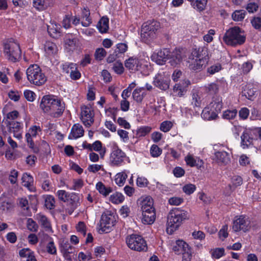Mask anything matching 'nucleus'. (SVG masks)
<instances>
[{
  "label": "nucleus",
  "instance_id": "bf43d9fd",
  "mask_svg": "<svg viewBox=\"0 0 261 261\" xmlns=\"http://www.w3.org/2000/svg\"><path fill=\"white\" fill-rule=\"evenodd\" d=\"M196 187L195 185L189 184L185 185L182 187L183 191L187 195H190L194 192Z\"/></svg>",
  "mask_w": 261,
  "mask_h": 261
},
{
  "label": "nucleus",
  "instance_id": "a878e982",
  "mask_svg": "<svg viewBox=\"0 0 261 261\" xmlns=\"http://www.w3.org/2000/svg\"><path fill=\"white\" fill-rule=\"evenodd\" d=\"M250 132L245 130L241 136V146L243 149L249 147L253 143V139L250 135Z\"/></svg>",
  "mask_w": 261,
  "mask_h": 261
},
{
  "label": "nucleus",
  "instance_id": "6e6d98bb",
  "mask_svg": "<svg viewBox=\"0 0 261 261\" xmlns=\"http://www.w3.org/2000/svg\"><path fill=\"white\" fill-rule=\"evenodd\" d=\"M222 69V67L220 64L217 63L207 68V72L210 74L213 75L217 72H218Z\"/></svg>",
  "mask_w": 261,
  "mask_h": 261
},
{
  "label": "nucleus",
  "instance_id": "37998d69",
  "mask_svg": "<svg viewBox=\"0 0 261 261\" xmlns=\"http://www.w3.org/2000/svg\"><path fill=\"white\" fill-rule=\"evenodd\" d=\"M124 199V196L121 193L119 192L113 193L109 198L110 201L114 204L122 203Z\"/></svg>",
  "mask_w": 261,
  "mask_h": 261
},
{
  "label": "nucleus",
  "instance_id": "5701e85b",
  "mask_svg": "<svg viewBox=\"0 0 261 261\" xmlns=\"http://www.w3.org/2000/svg\"><path fill=\"white\" fill-rule=\"evenodd\" d=\"M84 130L83 126L79 124H74L68 136L69 139H76L84 136Z\"/></svg>",
  "mask_w": 261,
  "mask_h": 261
},
{
  "label": "nucleus",
  "instance_id": "864d4df0",
  "mask_svg": "<svg viewBox=\"0 0 261 261\" xmlns=\"http://www.w3.org/2000/svg\"><path fill=\"white\" fill-rule=\"evenodd\" d=\"M76 64L73 63H65L62 65V69L66 73H69L72 70L76 69Z\"/></svg>",
  "mask_w": 261,
  "mask_h": 261
},
{
  "label": "nucleus",
  "instance_id": "f3484780",
  "mask_svg": "<svg viewBox=\"0 0 261 261\" xmlns=\"http://www.w3.org/2000/svg\"><path fill=\"white\" fill-rule=\"evenodd\" d=\"M173 251L176 254H187L188 257L191 256V248L189 245L182 240H177L172 248Z\"/></svg>",
  "mask_w": 261,
  "mask_h": 261
},
{
  "label": "nucleus",
  "instance_id": "ea45409f",
  "mask_svg": "<svg viewBox=\"0 0 261 261\" xmlns=\"http://www.w3.org/2000/svg\"><path fill=\"white\" fill-rule=\"evenodd\" d=\"M223 107L222 99L217 98L213 100L210 104V107L212 110L217 113V115L220 112Z\"/></svg>",
  "mask_w": 261,
  "mask_h": 261
},
{
  "label": "nucleus",
  "instance_id": "412c9836",
  "mask_svg": "<svg viewBox=\"0 0 261 261\" xmlns=\"http://www.w3.org/2000/svg\"><path fill=\"white\" fill-rule=\"evenodd\" d=\"M124 65L127 69L134 72L140 70L142 64L138 59L130 57L125 60Z\"/></svg>",
  "mask_w": 261,
  "mask_h": 261
},
{
  "label": "nucleus",
  "instance_id": "cd10ccee",
  "mask_svg": "<svg viewBox=\"0 0 261 261\" xmlns=\"http://www.w3.org/2000/svg\"><path fill=\"white\" fill-rule=\"evenodd\" d=\"M21 180L23 186L27 187L30 191H34V179L30 174L27 173H23L21 177Z\"/></svg>",
  "mask_w": 261,
  "mask_h": 261
},
{
  "label": "nucleus",
  "instance_id": "79ce46f5",
  "mask_svg": "<svg viewBox=\"0 0 261 261\" xmlns=\"http://www.w3.org/2000/svg\"><path fill=\"white\" fill-rule=\"evenodd\" d=\"M186 164L190 167H194L202 164V161L199 158L195 159L190 154H188L185 158Z\"/></svg>",
  "mask_w": 261,
  "mask_h": 261
},
{
  "label": "nucleus",
  "instance_id": "0eeeda50",
  "mask_svg": "<svg viewBox=\"0 0 261 261\" xmlns=\"http://www.w3.org/2000/svg\"><path fill=\"white\" fill-rule=\"evenodd\" d=\"M56 196L60 200L68 203L69 207L68 208V213L70 215L79 205V197L75 193H70L65 190H60L56 192Z\"/></svg>",
  "mask_w": 261,
  "mask_h": 261
},
{
  "label": "nucleus",
  "instance_id": "20e7f679",
  "mask_svg": "<svg viewBox=\"0 0 261 261\" xmlns=\"http://www.w3.org/2000/svg\"><path fill=\"white\" fill-rule=\"evenodd\" d=\"M187 217L186 211L174 208L170 211L168 216L167 231L172 234L181 225L182 221Z\"/></svg>",
  "mask_w": 261,
  "mask_h": 261
},
{
  "label": "nucleus",
  "instance_id": "49530a36",
  "mask_svg": "<svg viewBox=\"0 0 261 261\" xmlns=\"http://www.w3.org/2000/svg\"><path fill=\"white\" fill-rule=\"evenodd\" d=\"M259 0H250L246 6V9L249 13L256 12L259 6Z\"/></svg>",
  "mask_w": 261,
  "mask_h": 261
},
{
  "label": "nucleus",
  "instance_id": "7ed1b4c3",
  "mask_svg": "<svg viewBox=\"0 0 261 261\" xmlns=\"http://www.w3.org/2000/svg\"><path fill=\"white\" fill-rule=\"evenodd\" d=\"M2 53L6 59L12 62H16L21 58L19 44L13 39L6 40L2 42Z\"/></svg>",
  "mask_w": 261,
  "mask_h": 261
},
{
  "label": "nucleus",
  "instance_id": "f03ea898",
  "mask_svg": "<svg viewBox=\"0 0 261 261\" xmlns=\"http://www.w3.org/2000/svg\"><path fill=\"white\" fill-rule=\"evenodd\" d=\"M207 49L205 47L193 49L189 57V67L193 70L202 68L208 60Z\"/></svg>",
  "mask_w": 261,
  "mask_h": 261
},
{
  "label": "nucleus",
  "instance_id": "a18cd8bd",
  "mask_svg": "<svg viewBox=\"0 0 261 261\" xmlns=\"http://www.w3.org/2000/svg\"><path fill=\"white\" fill-rule=\"evenodd\" d=\"M246 12L244 10H236L231 15L232 19L236 21H242L245 18Z\"/></svg>",
  "mask_w": 261,
  "mask_h": 261
},
{
  "label": "nucleus",
  "instance_id": "c85d7f7f",
  "mask_svg": "<svg viewBox=\"0 0 261 261\" xmlns=\"http://www.w3.org/2000/svg\"><path fill=\"white\" fill-rule=\"evenodd\" d=\"M146 93L145 92V88L139 87L134 90L133 92V98L137 102H142L144 97L146 96Z\"/></svg>",
  "mask_w": 261,
  "mask_h": 261
},
{
  "label": "nucleus",
  "instance_id": "774afa93",
  "mask_svg": "<svg viewBox=\"0 0 261 261\" xmlns=\"http://www.w3.org/2000/svg\"><path fill=\"white\" fill-rule=\"evenodd\" d=\"M215 34V31L213 29L210 30L203 37V40L207 43H210L213 40V36Z\"/></svg>",
  "mask_w": 261,
  "mask_h": 261
},
{
  "label": "nucleus",
  "instance_id": "39448f33",
  "mask_svg": "<svg viewBox=\"0 0 261 261\" xmlns=\"http://www.w3.org/2000/svg\"><path fill=\"white\" fill-rule=\"evenodd\" d=\"M223 39L226 44L235 46L242 45L245 42L246 35L240 28L234 27L226 32Z\"/></svg>",
  "mask_w": 261,
  "mask_h": 261
},
{
  "label": "nucleus",
  "instance_id": "9d476101",
  "mask_svg": "<svg viewBox=\"0 0 261 261\" xmlns=\"http://www.w3.org/2000/svg\"><path fill=\"white\" fill-rule=\"evenodd\" d=\"M252 227L251 220L244 215L236 217L232 224V229L234 232H247Z\"/></svg>",
  "mask_w": 261,
  "mask_h": 261
},
{
  "label": "nucleus",
  "instance_id": "423d86ee",
  "mask_svg": "<svg viewBox=\"0 0 261 261\" xmlns=\"http://www.w3.org/2000/svg\"><path fill=\"white\" fill-rule=\"evenodd\" d=\"M28 81L35 86H41L47 81V77L41 68L37 64H32L26 70Z\"/></svg>",
  "mask_w": 261,
  "mask_h": 261
},
{
  "label": "nucleus",
  "instance_id": "c756f323",
  "mask_svg": "<svg viewBox=\"0 0 261 261\" xmlns=\"http://www.w3.org/2000/svg\"><path fill=\"white\" fill-rule=\"evenodd\" d=\"M256 93V88L251 84L246 85L243 91V95L249 100L253 99Z\"/></svg>",
  "mask_w": 261,
  "mask_h": 261
},
{
  "label": "nucleus",
  "instance_id": "09e8293b",
  "mask_svg": "<svg viewBox=\"0 0 261 261\" xmlns=\"http://www.w3.org/2000/svg\"><path fill=\"white\" fill-rule=\"evenodd\" d=\"M237 114L236 109L227 110L224 111L222 117L227 120L232 119L235 118Z\"/></svg>",
  "mask_w": 261,
  "mask_h": 261
},
{
  "label": "nucleus",
  "instance_id": "72a5a7b5",
  "mask_svg": "<svg viewBox=\"0 0 261 261\" xmlns=\"http://www.w3.org/2000/svg\"><path fill=\"white\" fill-rule=\"evenodd\" d=\"M45 54L48 57L53 56L57 52L56 45L51 42H47L44 45Z\"/></svg>",
  "mask_w": 261,
  "mask_h": 261
},
{
  "label": "nucleus",
  "instance_id": "13d9d810",
  "mask_svg": "<svg viewBox=\"0 0 261 261\" xmlns=\"http://www.w3.org/2000/svg\"><path fill=\"white\" fill-rule=\"evenodd\" d=\"M107 52L103 48H97L95 53V58L97 60H102L106 56Z\"/></svg>",
  "mask_w": 261,
  "mask_h": 261
},
{
  "label": "nucleus",
  "instance_id": "e433bc0d",
  "mask_svg": "<svg viewBox=\"0 0 261 261\" xmlns=\"http://www.w3.org/2000/svg\"><path fill=\"white\" fill-rule=\"evenodd\" d=\"M96 189L100 194L103 196H107L112 192V189L110 187H107L101 182H98L96 185Z\"/></svg>",
  "mask_w": 261,
  "mask_h": 261
},
{
  "label": "nucleus",
  "instance_id": "a19ab883",
  "mask_svg": "<svg viewBox=\"0 0 261 261\" xmlns=\"http://www.w3.org/2000/svg\"><path fill=\"white\" fill-rule=\"evenodd\" d=\"M33 6L38 10H43L49 6V0H33Z\"/></svg>",
  "mask_w": 261,
  "mask_h": 261
},
{
  "label": "nucleus",
  "instance_id": "9b49d317",
  "mask_svg": "<svg viewBox=\"0 0 261 261\" xmlns=\"http://www.w3.org/2000/svg\"><path fill=\"white\" fill-rule=\"evenodd\" d=\"M116 219L114 215L110 212L103 214L100 221V229L101 231L108 233L114 226Z\"/></svg>",
  "mask_w": 261,
  "mask_h": 261
},
{
  "label": "nucleus",
  "instance_id": "3c124183",
  "mask_svg": "<svg viewBox=\"0 0 261 261\" xmlns=\"http://www.w3.org/2000/svg\"><path fill=\"white\" fill-rule=\"evenodd\" d=\"M45 205L46 207L50 210L54 208L55 207V199L51 195H48L45 201Z\"/></svg>",
  "mask_w": 261,
  "mask_h": 261
},
{
  "label": "nucleus",
  "instance_id": "4c0bfd02",
  "mask_svg": "<svg viewBox=\"0 0 261 261\" xmlns=\"http://www.w3.org/2000/svg\"><path fill=\"white\" fill-rule=\"evenodd\" d=\"M37 219L41 225L44 228L45 231L53 232L50 222L46 217L42 215H38Z\"/></svg>",
  "mask_w": 261,
  "mask_h": 261
},
{
  "label": "nucleus",
  "instance_id": "2eb2a0df",
  "mask_svg": "<svg viewBox=\"0 0 261 261\" xmlns=\"http://www.w3.org/2000/svg\"><path fill=\"white\" fill-rule=\"evenodd\" d=\"M227 86L226 81L223 80H218L215 82L205 85L204 87L205 91L211 94L217 93L219 91L222 92L225 91Z\"/></svg>",
  "mask_w": 261,
  "mask_h": 261
},
{
  "label": "nucleus",
  "instance_id": "de8ad7c7",
  "mask_svg": "<svg viewBox=\"0 0 261 261\" xmlns=\"http://www.w3.org/2000/svg\"><path fill=\"white\" fill-rule=\"evenodd\" d=\"M46 238L49 239V241L46 245V251L47 252L52 255H55L57 254V249L54 241L51 238H49L48 236L45 235Z\"/></svg>",
  "mask_w": 261,
  "mask_h": 261
},
{
  "label": "nucleus",
  "instance_id": "c9c22d12",
  "mask_svg": "<svg viewBox=\"0 0 261 261\" xmlns=\"http://www.w3.org/2000/svg\"><path fill=\"white\" fill-rule=\"evenodd\" d=\"M97 28L100 33H106L109 29V19L106 17H102L99 21Z\"/></svg>",
  "mask_w": 261,
  "mask_h": 261
},
{
  "label": "nucleus",
  "instance_id": "bb28decb",
  "mask_svg": "<svg viewBox=\"0 0 261 261\" xmlns=\"http://www.w3.org/2000/svg\"><path fill=\"white\" fill-rule=\"evenodd\" d=\"M60 25L56 22H51L49 25L47 26V31L53 38H57L60 36Z\"/></svg>",
  "mask_w": 261,
  "mask_h": 261
},
{
  "label": "nucleus",
  "instance_id": "1a4fd4ad",
  "mask_svg": "<svg viewBox=\"0 0 261 261\" xmlns=\"http://www.w3.org/2000/svg\"><path fill=\"white\" fill-rule=\"evenodd\" d=\"M127 246L137 251H145L147 250V246L145 240L140 236L133 234L126 238Z\"/></svg>",
  "mask_w": 261,
  "mask_h": 261
},
{
  "label": "nucleus",
  "instance_id": "680f3d73",
  "mask_svg": "<svg viewBox=\"0 0 261 261\" xmlns=\"http://www.w3.org/2000/svg\"><path fill=\"white\" fill-rule=\"evenodd\" d=\"M117 134L120 137L121 140L124 142L126 143L129 140L128 133L123 129H118L117 130Z\"/></svg>",
  "mask_w": 261,
  "mask_h": 261
},
{
  "label": "nucleus",
  "instance_id": "5fc2aeb1",
  "mask_svg": "<svg viewBox=\"0 0 261 261\" xmlns=\"http://www.w3.org/2000/svg\"><path fill=\"white\" fill-rule=\"evenodd\" d=\"M151 127L149 126H142L137 130V135L139 137L145 136L151 131Z\"/></svg>",
  "mask_w": 261,
  "mask_h": 261
},
{
  "label": "nucleus",
  "instance_id": "7c9ffc66",
  "mask_svg": "<svg viewBox=\"0 0 261 261\" xmlns=\"http://www.w3.org/2000/svg\"><path fill=\"white\" fill-rule=\"evenodd\" d=\"M217 117V113L212 110L210 107L205 108L201 113V117L205 120H214Z\"/></svg>",
  "mask_w": 261,
  "mask_h": 261
},
{
  "label": "nucleus",
  "instance_id": "473e14b6",
  "mask_svg": "<svg viewBox=\"0 0 261 261\" xmlns=\"http://www.w3.org/2000/svg\"><path fill=\"white\" fill-rule=\"evenodd\" d=\"M207 0H193L191 2V6L197 11L201 12L206 8Z\"/></svg>",
  "mask_w": 261,
  "mask_h": 261
},
{
  "label": "nucleus",
  "instance_id": "b1692460",
  "mask_svg": "<svg viewBox=\"0 0 261 261\" xmlns=\"http://www.w3.org/2000/svg\"><path fill=\"white\" fill-rule=\"evenodd\" d=\"M191 105L194 108H199L201 104V94L197 89H194L191 92Z\"/></svg>",
  "mask_w": 261,
  "mask_h": 261
},
{
  "label": "nucleus",
  "instance_id": "f704fd0d",
  "mask_svg": "<svg viewBox=\"0 0 261 261\" xmlns=\"http://www.w3.org/2000/svg\"><path fill=\"white\" fill-rule=\"evenodd\" d=\"M90 11L88 9L84 8L83 10L81 23L83 27H87L91 24L92 20L90 18Z\"/></svg>",
  "mask_w": 261,
  "mask_h": 261
},
{
  "label": "nucleus",
  "instance_id": "4468645a",
  "mask_svg": "<svg viewBox=\"0 0 261 261\" xmlns=\"http://www.w3.org/2000/svg\"><path fill=\"white\" fill-rule=\"evenodd\" d=\"M42 131L41 128L39 126H32L28 130L25 134V139L28 145L30 148L33 149L34 151L37 152L38 149L36 147L33 141V139L36 138Z\"/></svg>",
  "mask_w": 261,
  "mask_h": 261
},
{
  "label": "nucleus",
  "instance_id": "58836bf2",
  "mask_svg": "<svg viewBox=\"0 0 261 261\" xmlns=\"http://www.w3.org/2000/svg\"><path fill=\"white\" fill-rule=\"evenodd\" d=\"M127 178V173L125 171L118 173L115 175V183L118 186L122 187L124 185Z\"/></svg>",
  "mask_w": 261,
  "mask_h": 261
},
{
  "label": "nucleus",
  "instance_id": "393cba45",
  "mask_svg": "<svg viewBox=\"0 0 261 261\" xmlns=\"http://www.w3.org/2000/svg\"><path fill=\"white\" fill-rule=\"evenodd\" d=\"M22 126L20 123L16 122L10 124L9 131L13 133L15 138L18 140L22 139Z\"/></svg>",
  "mask_w": 261,
  "mask_h": 261
},
{
  "label": "nucleus",
  "instance_id": "6e6552de",
  "mask_svg": "<svg viewBox=\"0 0 261 261\" xmlns=\"http://www.w3.org/2000/svg\"><path fill=\"white\" fill-rule=\"evenodd\" d=\"M160 28V23L155 21L143 23L141 32V37L142 40L146 43L150 42L155 38L156 32Z\"/></svg>",
  "mask_w": 261,
  "mask_h": 261
},
{
  "label": "nucleus",
  "instance_id": "f257e3e1",
  "mask_svg": "<svg viewBox=\"0 0 261 261\" xmlns=\"http://www.w3.org/2000/svg\"><path fill=\"white\" fill-rule=\"evenodd\" d=\"M40 107L44 113L53 118L60 117L65 110L64 102L51 95L44 96L41 99Z\"/></svg>",
  "mask_w": 261,
  "mask_h": 261
},
{
  "label": "nucleus",
  "instance_id": "dca6fc26",
  "mask_svg": "<svg viewBox=\"0 0 261 261\" xmlns=\"http://www.w3.org/2000/svg\"><path fill=\"white\" fill-rule=\"evenodd\" d=\"M126 155L118 147L114 148L110 156V163L113 166H120L123 163Z\"/></svg>",
  "mask_w": 261,
  "mask_h": 261
},
{
  "label": "nucleus",
  "instance_id": "e2e57ef3",
  "mask_svg": "<svg viewBox=\"0 0 261 261\" xmlns=\"http://www.w3.org/2000/svg\"><path fill=\"white\" fill-rule=\"evenodd\" d=\"M88 170L92 173H95L99 170L105 171L102 165L92 164L88 167Z\"/></svg>",
  "mask_w": 261,
  "mask_h": 261
},
{
  "label": "nucleus",
  "instance_id": "a211bd4d",
  "mask_svg": "<svg viewBox=\"0 0 261 261\" xmlns=\"http://www.w3.org/2000/svg\"><path fill=\"white\" fill-rule=\"evenodd\" d=\"M185 57V55L182 49H175L171 53L169 52L168 60L170 65L175 67L181 63Z\"/></svg>",
  "mask_w": 261,
  "mask_h": 261
},
{
  "label": "nucleus",
  "instance_id": "4d7b16f0",
  "mask_svg": "<svg viewBox=\"0 0 261 261\" xmlns=\"http://www.w3.org/2000/svg\"><path fill=\"white\" fill-rule=\"evenodd\" d=\"M0 201L1 202L0 206L3 211H9L13 207V203L9 200H5L3 201L2 199L0 198Z\"/></svg>",
  "mask_w": 261,
  "mask_h": 261
},
{
  "label": "nucleus",
  "instance_id": "6ab92c4d",
  "mask_svg": "<svg viewBox=\"0 0 261 261\" xmlns=\"http://www.w3.org/2000/svg\"><path fill=\"white\" fill-rule=\"evenodd\" d=\"M169 55V50L165 48L154 51L151 56V59L159 65H163L168 60Z\"/></svg>",
  "mask_w": 261,
  "mask_h": 261
},
{
  "label": "nucleus",
  "instance_id": "0e129e2a",
  "mask_svg": "<svg viewBox=\"0 0 261 261\" xmlns=\"http://www.w3.org/2000/svg\"><path fill=\"white\" fill-rule=\"evenodd\" d=\"M228 225H223L219 231V237L222 240H224L225 238L228 237Z\"/></svg>",
  "mask_w": 261,
  "mask_h": 261
},
{
  "label": "nucleus",
  "instance_id": "603ef678",
  "mask_svg": "<svg viewBox=\"0 0 261 261\" xmlns=\"http://www.w3.org/2000/svg\"><path fill=\"white\" fill-rule=\"evenodd\" d=\"M150 152L152 157L156 158L161 154L162 150L158 145L153 144L150 147Z\"/></svg>",
  "mask_w": 261,
  "mask_h": 261
},
{
  "label": "nucleus",
  "instance_id": "338daca9",
  "mask_svg": "<svg viewBox=\"0 0 261 261\" xmlns=\"http://www.w3.org/2000/svg\"><path fill=\"white\" fill-rule=\"evenodd\" d=\"M173 126L171 121H165L163 122L160 125V129L164 132H169Z\"/></svg>",
  "mask_w": 261,
  "mask_h": 261
},
{
  "label": "nucleus",
  "instance_id": "f8f14e48",
  "mask_svg": "<svg viewBox=\"0 0 261 261\" xmlns=\"http://www.w3.org/2000/svg\"><path fill=\"white\" fill-rule=\"evenodd\" d=\"M94 113L90 105H84L81 108V119L84 124L90 126L94 122Z\"/></svg>",
  "mask_w": 261,
  "mask_h": 261
},
{
  "label": "nucleus",
  "instance_id": "aec40b11",
  "mask_svg": "<svg viewBox=\"0 0 261 261\" xmlns=\"http://www.w3.org/2000/svg\"><path fill=\"white\" fill-rule=\"evenodd\" d=\"M213 160L220 165H226L230 162V156L225 151H218L215 153Z\"/></svg>",
  "mask_w": 261,
  "mask_h": 261
},
{
  "label": "nucleus",
  "instance_id": "2f4dec72",
  "mask_svg": "<svg viewBox=\"0 0 261 261\" xmlns=\"http://www.w3.org/2000/svg\"><path fill=\"white\" fill-rule=\"evenodd\" d=\"M156 218L155 212L142 213V222L144 224H152Z\"/></svg>",
  "mask_w": 261,
  "mask_h": 261
},
{
  "label": "nucleus",
  "instance_id": "c03bdc74",
  "mask_svg": "<svg viewBox=\"0 0 261 261\" xmlns=\"http://www.w3.org/2000/svg\"><path fill=\"white\" fill-rule=\"evenodd\" d=\"M174 95L177 97H181L186 93L187 89L182 87L180 83L176 84L174 85L173 89Z\"/></svg>",
  "mask_w": 261,
  "mask_h": 261
},
{
  "label": "nucleus",
  "instance_id": "8fccbe9b",
  "mask_svg": "<svg viewBox=\"0 0 261 261\" xmlns=\"http://www.w3.org/2000/svg\"><path fill=\"white\" fill-rule=\"evenodd\" d=\"M112 69L113 71L118 74H122L124 70L123 64L119 61H116L113 63Z\"/></svg>",
  "mask_w": 261,
  "mask_h": 261
},
{
  "label": "nucleus",
  "instance_id": "4be33fe9",
  "mask_svg": "<svg viewBox=\"0 0 261 261\" xmlns=\"http://www.w3.org/2000/svg\"><path fill=\"white\" fill-rule=\"evenodd\" d=\"M141 205L142 213L155 212V208L153 206V199L150 196H147L144 198L142 201Z\"/></svg>",
  "mask_w": 261,
  "mask_h": 261
},
{
  "label": "nucleus",
  "instance_id": "ddd939ff",
  "mask_svg": "<svg viewBox=\"0 0 261 261\" xmlns=\"http://www.w3.org/2000/svg\"><path fill=\"white\" fill-rule=\"evenodd\" d=\"M170 82V75L167 72H162L156 75L153 83L155 87L166 90L169 88Z\"/></svg>",
  "mask_w": 261,
  "mask_h": 261
},
{
  "label": "nucleus",
  "instance_id": "69168bd1",
  "mask_svg": "<svg viewBox=\"0 0 261 261\" xmlns=\"http://www.w3.org/2000/svg\"><path fill=\"white\" fill-rule=\"evenodd\" d=\"M212 256L216 259H219L224 255V249L223 248L215 249L212 253Z\"/></svg>",
  "mask_w": 261,
  "mask_h": 261
},
{
  "label": "nucleus",
  "instance_id": "052dcab7",
  "mask_svg": "<svg viewBox=\"0 0 261 261\" xmlns=\"http://www.w3.org/2000/svg\"><path fill=\"white\" fill-rule=\"evenodd\" d=\"M27 228L31 231L35 232L38 230V226L36 223L31 218L27 220Z\"/></svg>",
  "mask_w": 261,
  "mask_h": 261
}]
</instances>
